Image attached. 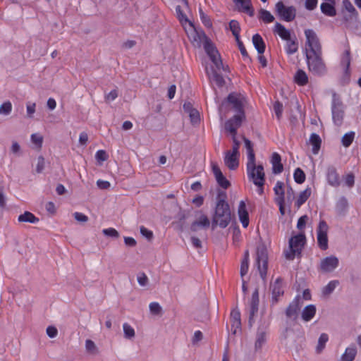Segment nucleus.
<instances>
[{
  "label": "nucleus",
  "mask_w": 361,
  "mask_h": 361,
  "mask_svg": "<svg viewBox=\"0 0 361 361\" xmlns=\"http://www.w3.org/2000/svg\"><path fill=\"white\" fill-rule=\"evenodd\" d=\"M243 141L247 155V161L246 164L247 176L249 179L258 187V193L262 195L264 192L263 187L265 183L264 167L261 164L256 166L255 154L251 141L245 137H243Z\"/></svg>",
  "instance_id": "f257e3e1"
},
{
  "label": "nucleus",
  "mask_w": 361,
  "mask_h": 361,
  "mask_svg": "<svg viewBox=\"0 0 361 361\" xmlns=\"http://www.w3.org/2000/svg\"><path fill=\"white\" fill-rule=\"evenodd\" d=\"M334 4L331 3V2L330 3H328V2L322 3L320 6L322 12L327 16H330V17L335 16L336 14V8H335Z\"/></svg>",
  "instance_id": "f704fd0d"
},
{
  "label": "nucleus",
  "mask_w": 361,
  "mask_h": 361,
  "mask_svg": "<svg viewBox=\"0 0 361 361\" xmlns=\"http://www.w3.org/2000/svg\"><path fill=\"white\" fill-rule=\"evenodd\" d=\"M86 350L91 354L96 355L98 353V348L94 341L90 339H87L85 341Z\"/></svg>",
  "instance_id": "49530a36"
},
{
  "label": "nucleus",
  "mask_w": 361,
  "mask_h": 361,
  "mask_svg": "<svg viewBox=\"0 0 361 361\" xmlns=\"http://www.w3.org/2000/svg\"><path fill=\"white\" fill-rule=\"evenodd\" d=\"M274 11L278 17L286 22H291L296 17V8L294 6H286L282 1L276 2Z\"/></svg>",
  "instance_id": "0eeeda50"
},
{
  "label": "nucleus",
  "mask_w": 361,
  "mask_h": 361,
  "mask_svg": "<svg viewBox=\"0 0 361 361\" xmlns=\"http://www.w3.org/2000/svg\"><path fill=\"white\" fill-rule=\"evenodd\" d=\"M338 282L337 281H330L323 289V293L325 295H329L334 291L338 285Z\"/></svg>",
  "instance_id": "603ef678"
},
{
  "label": "nucleus",
  "mask_w": 361,
  "mask_h": 361,
  "mask_svg": "<svg viewBox=\"0 0 361 361\" xmlns=\"http://www.w3.org/2000/svg\"><path fill=\"white\" fill-rule=\"evenodd\" d=\"M95 158L98 161H104L108 159V154L104 150H98L96 152Z\"/></svg>",
  "instance_id": "052dcab7"
},
{
  "label": "nucleus",
  "mask_w": 361,
  "mask_h": 361,
  "mask_svg": "<svg viewBox=\"0 0 361 361\" xmlns=\"http://www.w3.org/2000/svg\"><path fill=\"white\" fill-rule=\"evenodd\" d=\"M102 233L106 236L114 238H118L120 236L119 233L114 228L103 229Z\"/></svg>",
  "instance_id": "864d4df0"
},
{
  "label": "nucleus",
  "mask_w": 361,
  "mask_h": 361,
  "mask_svg": "<svg viewBox=\"0 0 361 361\" xmlns=\"http://www.w3.org/2000/svg\"><path fill=\"white\" fill-rule=\"evenodd\" d=\"M329 226L324 220H321L317 229V239L319 248L326 250L328 248Z\"/></svg>",
  "instance_id": "9b49d317"
},
{
  "label": "nucleus",
  "mask_w": 361,
  "mask_h": 361,
  "mask_svg": "<svg viewBox=\"0 0 361 361\" xmlns=\"http://www.w3.org/2000/svg\"><path fill=\"white\" fill-rule=\"evenodd\" d=\"M31 140L32 142L35 144L37 146H38L39 147H42V142H43V138L42 136L40 135H38L37 134H32L31 135Z\"/></svg>",
  "instance_id": "69168bd1"
},
{
  "label": "nucleus",
  "mask_w": 361,
  "mask_h": 361,
  "mask_svg": "<svg viewBox=\"0 0 361 361\" xmlns=\"http://www.w3.org/2000/svg\"><path fill=\"white\" fill-rule=\"evenodd\" d=\"M271 164L272 165V171L275 174L281 173L283 170L281 164V155L277 152H274L271 155Z\"/></svg>",
  "instance_id": "5701e85b"
},
{
  "label": "nucleus",
  "mask_w": 361,
  "mask_h": 361,
  "mask_svg": "<svg viewBox=\"0 0 361 361\" xmlns=\"http://www.w3.org/2000/svg\"><path fill=\"white\" fill-rule=\"evenodd\" d=\"M350 51L349 49H346L342 54L341 59V66L343 69L344 73L346 75L350 74Z\"/></svg>",
  "instance_id": "bb28decb"
},
{
  "label": "nucleus",
  "mask_w": 361,
  "mask_h": 361,
  "mask_svg": "<svg viewBox=\"0 0 361 361\" xmlns=\"http://www.w3.org/2000/svg\"><path fill=\"white\" fill-rule=\"evenodd\" d=\"M245 115L242 114H235L225 123V129L231 135H236L238 128L241 126Z\"/></svg>",
  "instance_id": "ddd939ff"
},
{
  "label": "nucleus",
  "mask_w": 361,
  "mask_h": 361,
  "mask_svg": "<svg viewBox=\"0 0 361 361\" xmlns=\"http://www.w3.org/2000/svg\"><path fill=\"white\" fill-rule=\"evenodd\" d=\"M137 282L141 286H145L148 283V278L145 273H141L137 276Z\"/></svg>",
  "instance_id": "774afa93"
},
{
  "label": "nucleus",
  "mask_w": 361,
  "mask_h": 361,
  "mask_svg": "<svg viewBox=\"0 0 361 361\" xmlns=\"http://www.w3.org/2000/svg\"><path fill=\"white\" fill-rule=\"evenodd\" d=\"M357 354L355 347H348L341 356V361H353Z\"/></svg>",
  "instance_id": "e433bc0d"
},
{
  "label": "nucleus",
  "mask_w": 361,
  "mask_h": 361,
  "mask_svg": "<svg viewBox=\"0 0 361 361\" xmlns=\"http://www.w3.org/2000/svg\"><path fill=\"white\" fill-rule=\"evenodd\" d=\"M149 310L152 314L159 315L162 312V308L158 302H153L149 304Z\"/></svg>",
  "instance_id": "3c124183"
},
{
  "label": "nucleus",
  "mask_w": 361,
  "mask_h": 361,
  "mask_svg": "<svg viewBox=\"0 0 361 361\" xmlns=\"http://www.w3.org/2000/svg\"><path fill=\"white\" fill-rule=\"evenodd\" d=\"M140 233L149 240L153 238L152 231L148 230L144 226L140 227Z\"/></svg>",
  "instance_id": "338daca9"
},
{
  "label": "nucleus",
  "mask_w": 361,
  "mask_h": 361,
  "mask_svg": "<svg viewBox=\"0 0 361 361\" xmlns=\"http://www.w3.org/2000/svg\"><path fill=\"white\" fill-rule=\"evenodd\" d=\"M212 172L216 178L218 184L224 189H227L231 183L222 173L217 164H212Z\"/></svg>",
  "instance_id": "a211bd4d"
},
{
  "label": "nucleus",
  "mask_w": 361,
  "mask_h": 361,
  "mask_svg": "<svg viewBox=\"0 0 361 361\" xmlns=\"http://www.w3.org/2000/svg\"><path fill=\"white\" fill-rule=\"evenodd\" d=\"M266 341V333L264 331H258L255 341V348L259 349Z\"/></svg>",
  "instance_id": "a18cd8bd"
},
{
  "label": "nucleus",
  "mask_w": 361,
  "mask_h": 361,
  "mask_svg": "<svg viewBox=\"0 0 361 361\" xmlns=\"http://www.w3.org/2000/svg\"><path fill=\"white\" fill-rule=\"evenodd\" d=\"M240 152L228 150L225 152L224 163L230 170H235L239 166Z\"/></svg>",
  "instance_id": "2eb2a0df"
},
{
  "label": "nucleus",
  "mask_w": 361,
  "mask_h": 361,
  "mask_svg": "<svg viewBox=\"0 0 361 361\" xmlns=\"http://www.w3.org/2000/svg\"><path fill=\"white\" fill-rule=\"evenodd\" d=\"M347 206H348V201L343 197L340 198L336 204V208L340 212L344 211L347 208Z\"/></svg>",
  "instance_id": "4d7b16f0"
},
{
  "label": "nucleus",
  "mask_w": 361,
  "mask_h": 361,
  "mask_svg": "<svg viewBox=\"0 0 361 361\" xmlns=\"http://www.w3.org/2000/svg\"><path fill=\"white\" fill-rule=\"evenodd\" d=\"M273 107H274V113L277 117V119L280 120L282 116L283 110L282 103L280 102L279 101H276L274 102Z\"/></svg>",
  "instance_id": "09e8293b"
},
{
  "label": "nucleus",
  "mask_w": 361,
  "mask_h": 361,
  "mask_svg": "<svg viewBox=\"0 0 361 361\" xmlns=\"http://www.w3.org/2000/svg\"><path fill=\"white\" fill-rule=\"evenodd\" d=\"M331 114L334 123L341 126L345 116L344 106L338 99L334 98L331 104Z\"/></svg>",
  "instance_id": "9d476101"
},
{
  "label": "nucleus",
  "mask_w": 361,
  "mask_h": 361,
  "mask_svg": "<svg viewBox=\"0 0 361 361\" xmlns=\"http://www.w3.org/2000/svg\"><path fill=\"white\" fill-rule=\"evenodd\" d=\"M18 220L20 222H28L31 224H35L39 221V219L37 217H36L32 213L27 211L19 215Z\"/></svg>",
  "instance_id": "c9c22d12"
},
{
  "label": "nucleus",
  "mask_w": 361,
  "mask_h": 361,
  "mask_svg": "<svg viewBox=\"0 0 361 361\" xmlns=\"http://www.w3.org/2000/svg\"><path fill=\"white\" fill-rule=\"evenodd\" d=\"M238 215L243 226L247 228L250 223L249 214L247 210L245 202L243 200L239 202Z\"/></svg>",
  "instance_id": "6ab92c4d"
},
{
  "label": "nucleus",
  "mask_w": 361,
  "mask_h": 361,
  "mask_svg": "<svg viewBox=\"0 0 361 361\" xmlns=\"http://www.w3.org/2000/svg\"><path fill=\"white\" fill-rule=\"evenodd\" d=\"M212 80L219 87L223 86L225 82L223 76L217 73L213 74Z\"/></svg>",
  "instance_id": "bf43d9fd"
},
{
  "label": "nucleus",
  "mask_w": 361,
  "mask_h": 361,
  "mask_svg": "<svg viewBox=\"0 0 361 361\" xmlns=\"http://www.w3.org/2000/svg\"><path fill=\"white\" fill-rule=\"evenodd\" d=\"M343 4L346 11L352 14H357L356 9L349 0H343Z\"/></svg>",
  "instance_id": "13d9d810"
},
{
  "label": "nucleus",
  "mask_w": 361,
  "mask_h": 361,
  "mask_svg": "<svg viewBox=\"0 0 361 361\" xmlns=\"http://www.w3.org/2000/svg\"><path fill=\"white\" fill-rule=\"evenodd\" d=\"M249 268V257L248 252H245V255L244 259L241 262L240 264V275L241 276H244L248 271Z\"/></svg>",
  "instance_id": "37998d69"
},
{
  "label": "nucleus",
  "mask_w": 361,
  "mask_h": 361,
  "mask_svg": "<svg viewBox=\"0 0 361 361\" xmlns=\"http://www.w3.org/2000/svg\"><path fill=\"white\" fill-rule=\"evenodd\" d=\"M252 43L259 54L264 53L266 45L260 35L255 34L252 36Z\"/></svg>",
  "instance_id": "c85d7f7f"
},
{
  "label": "nucleus",
  "mask_w": 361,
  "mask_h": 361,
  "mask_svg": "<svg viewBox=\"0 0 361 361\" xmlns=\"http://www.w3.org/2000/svg\"><path fill=\"white\" fill-rule=\"evenodd\" d=\"M326 180L328 183L333 187H338L340 185V178L336 169L329 166L326 169Z\"/></svg>",
  "instance_id": "412c9836"
},
{
  "label": "nucleus",
  "mask_w": 361,
  "mask_h": 361,
  "mask_svg": "<svg viewBox=\"0 0 361 361\" xmlns=\"http://www.w3.org/2000/svg\"><path fill=\"white\" fill-rule=\"evenodd\" d=\"M12 110V104L10 102H6L0 106V114L8 115Z\"/></svg>",
  "instance_id": "8fccbe9b"
},
{
  "label": "nucleus",
  "mask_w": 361,
  "mask_h": 361,
  "mask_svg": "<svg viewBox=\"0 0 361 361\" xmlns=\"http://www.w3.org/2000/svg\"><path fill=\"white\" fill-rule=\"evenodd\" d=\"M228 106H231V109L236 112V114H242L245 115L243 102L239 94L235 92L230 93L227 98L221 102L219 110L223 111Z\"/></svg>",
  "instance_id": "423d86ee"
},
{
  "label": "nucleus",
  "mask_w": 361,
  "mask_h": 361,
  "mask_svg": "<svg viewBox=\"0 0 361 361\" xmlns=\"http://www.w3.org/2000/svg\"><path fill=\"white\" fill-rule=\"evenodd\" d=\"M203 45L205 52L209 56L212 63L218 69H220V67L222 66V61L220 59V55L216 48L209 39H207L203 43Z\"/></svg>",
  "instance_id": "f8f14e48"
},
{
  "label": "nucleus",
  "mask_w": 361,
  "mask_h": 361,
  "mask_svg": "<svg viewBox=\"0 0 361 361\" xmlns=\"http://www.w3.org/2000/svg\"><path fill=\"white\" fill-rule=\"evenodd\" d=\"M311 195V189L306 188L303 191L300 192L295 202V206L299 209L310 197Z\"/></svg>",
  "instance_id": "473e14b6"
},
{
  "label": "nucleus",
  "mask_w": 361,
  "mask_h": 361,
  "mask_svg": "<svg viewBox=\"0 0 361 361\" xmlns=\"http://www.w3.org/2000/svg\"><path fill=\"white\" fill-rule=\"evenodd\" d=\"M293 178L297 183L302 184L305 180V174L300 168H297L293 173Z\"/></svg>",
  "instance_id": "79ce46f5"
},
{
  "label": "nucleus",
  "mask_w": 361,
  "mask_h": 361,
  "mask_svg": "<svg viewBox=\"0 0 361 361\" xmlns=\"http://www.w3.org/2000/svg\"><path fill=\"white\" fill-rule=\"evenodd\" d=\"M302 305V300L300 296H296L289 304L286 310V315L290 319H296L298 312Z\"/></svg>",
  "instance_id": "4468645a"
},
{
  "label": "nucleus",
  "mask_w": 361,
  "mask_h": 361,
  "mask_svg": "<svg viewBox=\"0 0 361 361\" xmlns=\"http://www.w3.org/2000/svg\"><path fill=\"white\" fill-rule=\"evenodd\" d=\"M274 191L276 195L275 201L285 200V189L283 182L277 181L274 187Z\"/></svg>",
  "instance_id": "2f4dec72"
},
{
  "label": "nucleus",
  "mask_w": 361,
  "mask_h": 361,
  "mask_svg": "<svg viewBox=\"0 0 361 361\" xmlns=\"http://www.w3.org/2000/svg\"><path fill=\"white\" fill-rule=\"evenodd\" d=\"M226 198L227 195L225 192H219L218 193L215 211L212 218L213 228L217 225L224 228L231 221V212L230 206L226 202Z\"/></svg>",
  "instance_id": "f03ea898"
},
{
  "label": "nucleus",
  "mask_w": 361,
  "mask_h": 361,
  "mask_svg": "<svg viewBox=\"0 0 361 361\" xmlns=\"http://www.w3.org/2000/svg\"><path fill=\"white\" fill-rule=\"evenodd\" d=\"M203 338V334L201 331L197 330L195 331L194 335L191 339L192 344H197L199 341H202Z\"/></svg>",
  "instance_id": "0e129e2a"
},
{
  "label": "nucleus",
  "mask_w": 361,
  "mask_h": 361,
  "mask_svg": "<svg viewBox=\"0 0 361 361\" xmlns=\"http://www.w3.org/2000/svg\"><path fill=\"white\" fill-rule=\"evenodd\" d=\"M338 265V259L334 256H330L322 260L320 264L321 269L324 272H330L335 269Z\"/></svg>",
  "instance_id": "f3484780"
},
{
  "label": "nucleus",
  "mask_w": 361,
  "mask_h": 361,
  "mask_svg": "<svg viewBox=\"0 0 361 361\" xmlns=\"http://www.w3.org/2000/svg\"><path fill=\"white\" fill-rule=\"evenodd\" d=\"M259 19L264 23H271L274 20V17L269 11L261 8L259 11Z\"/></svg>",
  "instance_id": "4c0bfd02"
},
{
  "label": "nucleus",
  "mask_w": 361,
  "mask_h": 361,
  "mask_svg": "<svg viewBox=\"0 0 361 361\" xmlns=\"http://www.w3.org/2000/svg\"><path fill=\"white\" fill-rule=\"evenodd\" d=\"M274 32L277 34L283 40H288L291 37L290 30L279 23L275 24Z\"/></svg>",
  "instance_id": "a878e982"
},
{
  "label": "nucleus",
  "mask_w": 361,
  "mask_h": 361,
  "mask_svg": "<svg viewBox=\"0 0 361 361\" xmlns=\"http://www.w3.org/2000/svg\"><path fill=\"white\" fill-rule=\"evenodd\" d=\"M255 261L261 277L264 279L267 272L268 254L267 248L264 245L257 247Z\"/></svg>",
  "instance_id": "1a4fd4ad"
},
{
  "label": "nucleus",
  "mask_w": 361,
  "mask_h": 361,
  "mask_svg": "<svg viewBox=\"0 0 361 361\" xmlns=\"http://www.w3.org/2000/svg\"><path fill=\"white\" fill-rule=\"evenodd\" d=\"M310 144L312 145V153L314 154H318L322 145V140L319 135L316 133L311 134L310 137Z\"/></svg>",
  "instance_id": "72a5a7b5"
},
{
  "label": "nucleus",
  "mask_w": 361,
  "mask_h": 361,
  "mask_svg": "<svg viewBox=\"0 0 361 361\" xmlns=\"http://www.w3.org/2000/svg\"><path fill=\"white\" fill-rule=\"evenodd\" d=\"M307 221V216L304 215V216H300L298 220L297 228L300 231L303 230L306 226Z\"/></svg>",
  "instance_id": "680f3d73"
},
{
  "label": "nucleus",
  "mask_w": 361,
  "mask_h": 361,
  "mask_svg": "<svg viewBox=\"0 0 361 361\" xmlns=\"http://www.w3.org/2000/svg\"><path fill=\"white\" fill-rule=\"evenodd\" d=\"M305 243L306 237L304 233L292 236L289 240L290 250L285 253L286 258L293 260L295 256L300 255Z\"/></svg>",
  "instance_id": "20e7f679"
},
{
  "label": "nucleus",
  "mask_w": 361,
  "mask_h": 361,
  "mask_svg": "<svg viewBox=\"0 0 361 361\" xmlns=\"http://www.w3.org/2000/svg\"><path fill=\"white\" fill-rule=\"evenodd\" d=\"M259 302V293L257 290H255L252 294L250 303L249 322L250 324L253 322L255 314L258 312Z\"/></svg>",
  "instance_id": "aec40b11"
},
{
  "label": "nucleus",
  "mask_w": 361,
  "mask_h": 361,
  "mask_svg": "<svg viewBox=\"0 0 361 361\" xmlns=\"http://www.w3.org/2000/svg\"><path fill=\"white\" fill-rule=\"evenodd\" d=\"M183 109L185 113L190 118V121L192 125H195L200 121V115L197 109L193 108L192 104L190 102H185L183 104Z\"/></svg>",
  "instance_id": "dca6fc26"
},
{
  "label": "nucleus",
  "mask_w": 361,
  "mask_h": 361,
  "mask_svg": "<svg viewBox=\"0 0 361 361\" xmlns=\"http://www.w3.org/2000/svg\"><path fill=\"white\" fill-rule=\"evenodd\" d=\"M329 340V336L326 334H322L318 340V345L317 346V352L321 353L324 348L326 343Z\"/></svg>",
  "instance_id": "c03bdc74"
},
{
  "label": "nucleus",
  "mask_w": 361,
  "mask_h": 361,
  "mask_svg": "<svg viewBox=\"0 0 361 361\" xmlns=\"http://www.w3.org/2000/svg\"><path fill=\"white\" fill-rule=\"evenodd\" d=\"M305 35L306 37V48L305 54L310 53H321L322 46L316 32L312 29H307L305 30Z\"/></svg>",
  "instance_id": "6e6552de"
},
{
  "label": "nucleus",
  "mask_w": 361,
  "mask_h": 361,
  "mask_svg": "<svg viewBox=\"0 0 361 361\" xmlns=\"http://www.w3.org/2000/svg\"><path fill=\"white\" fill-rule=\"evenodd\" d=\"M316 307L314 305H307L302 310L301 317L303 321L309 322L313 319L316 314Z\"/></svg>",
  "instance_id": "cd10ccee"
},
{
  "label": "nucleus",
  "mask_w": 361,
  "mask_h": 361,
  "mask_svg": "<svg viewBox=\"0 0 361 361\" xmlns=\"http://www.w3.org/2000/svg\"><path fill=\"white\" fill-rule=\"evenodd\" d=\"M231 326L239 328L240 326V313L238 310H233L231 312Z\"/></svg>",
  "instance_id": "ea45409f"
},
{
  "label": "nucleus",
  "mask_w": 361,
  "mask_h": 361,
  "mask_svg": "<svg viewBox=\"0 0 361 361\" xmlns=\"http://www.w3.org/2000/svg\"><path fill=\"white\" fill-rule=\"evenodd\" d=\"M355 133L353 131L345 133L341 139L343 146L348 147L353 142L355 139Z\"/></svg>",
  "instance_id": "a19ab883"
},
{
  "label": "nucleus",
  "mask_w": 361,
  "mask_h": 361,
  "mask_svg": "<svg viewBox=\"0 0 361 361\" xmlns=\"http://www.w3.org/2000/svg\"><path fill=\"white\" fill-rule=\"evenodd\" d=\"M286 41L285 51L287 54L292 55L298 51V43L295 37L294 38L290 37V39Z\"/></svg>",
  "instance_id": "7c9ffc66"
},
{
  "label": "nucleus",
  "mask_w": 361,
  "mask_h": 361,
  "mask_svg": "<svg viewBox=\"0 0 361 361\" xmlns=\"http://www.w3.org/2000/svg\"><path fill=\"white\" fill-rule=\"evenodd\" d=\"M209 224L210 221L209 218L205 214H201L195 221L192 223L190 228L192 231H197L200 228H208Z\"/></svg>",
  "instance_id": "4be33fe9"
},
{
  "label": "nucleus",
  "mask_w": 361,
  "mask_h": 361,
  "mask_svg": "<svg viewBox=\"0 0 361 361\" xmlns=\"http://www.w3.org/2000/svg\"><path fill=\"white\" fill-rule=\"evenodd\" d=\"M123 329L125 338L130 339L135 337V330L128 323L123 324Z\"/></svg>",
  "instance_id": "de8ad7c7"
},
{
  "label": "nucleus",
  "mask_w": 361,
  "mask_h": 361,
  "mask_svg": "<svg viewBox=\"0 0 361 361\" xmlns=\"http://www.w3.org/2000/svg\"><path fill=\"white\" fill-rule=\"evenodd\" d=\"M235 41L237 42L239 50H240L243 57L244 58V60L250 59L248 53L246 51V49H245L243 42L240 40V39H239L238 40H235Z\"/></svg>",
  "instance_id": "6e6d98bb"
},
{
  "label": "nucleus",
  "mask_w": 361,
  "mask_h": 361,
  "mask_svg": "<svg viewBox=\"0 0 361 361\" xmlns=\"http://www.w3.org/2000/svg\"><path fill=\"white\" fill-rule=\"evenodd\" d=\"M345 184L349 187L352 188L355 183V176L353 173H348L345 177Z\"/></svg>",
  "instance_id": "e2e57ef3"
},
{
  "label": "nucleus",
  "mask_w": 361,
  "mask_h": 361,
  "mask_svg": "<svg viewBox=\"0 0 361 361\" xmlns=\"http://www.w3.org/2000/svg\"><path fill=\"white\" fill-rule=\"evenodd\" d=\"M283 280L278 278L272 285V299L277 302L280 296L283 295Z\"/></svg>",
  "instance_id": "b1692460"
},
{
  "label": "nucleus",
  "mask_w": 361,
  "mask_h": 361,
  "mask_svg": "<svg viewBox=\"0 0 361 361\" xmlns=\"http://www.w3.org/2000/svg\"><path fill=\"white\" fill-rule=\"evenodd\" d=\"M185 20V23L188 24V27H185V31L186 35L195 47H200L208 38L202 31H198L191 22H189L186 18L182 13V22Z\"/></svg>",
  "instance_id": "39448f33"
},
{
  "label": "nucleus",
  "mask_w": 361,
  "mask_h": 361,
  "mask_svg": "<svg viewBox=\"0 0 361 361\" xmlns=\"http://www.w3.org/2000/svg\"><path fill=\"white\" fill-rule=\"evenodd\" d=\"M45 168V159L42 156H39L37 158V163L36 166V172L41 173Z\"/></svg>",
  "instance_id": "5fc2aeb1"
},
{
  "label": "nucleus",
  "mask_w": 361,
  "mask_h": 361,
  "mask_svg": "<svg viewBox=\"0 0 361 361\" xmlns=\"http://www.w3.org/2000/svg\"><path fill=\"white\" fill-rule=\"evenodd\" d=\"M322 56V52L306 54L308 69L314 75H324L327 71Z\"/></svg>",
  "instance_id": "7ed1b4c3"
},
{
  "label": "nucleus",
  "mask_w": 361,
  "mask_h": 361,
  "mask_svg": "<svg viewBox=\"0 0 361 361\" xmlns=\"http://www.w3.org/2000/svg\"><path fill=\"white\" fill-rule=\"evenodd\" d=\"M294 82L299 86H305L308 83V76L305 71L298 69L294 75Z\"/></svg>",
  "instance_id": "c756f323"
},
{
  "label": "nucleus",
  "mask_w": 361,
  "mask_h": 361,
  "mask_svg": "<svg viewBox=\"0 0 361 361\" xmlns=\"http://www.w3.org/2000/svg\"><path fill=\"white\" fill-rule=\"evenodd\" d=\"M229 29L234 36L235 40H238L240 39V33L241 30L238 21L235 20H231L229 22Z\"/></svg>",
  "instance_id": "58836bf2"
},
{
  "label": "nucleus",
  "mask_w": 361,
  "mask_h": 361,
  "mask_svg": "<svg viewBox=\"0 0 361 361\" xmlns=\"http://www.w3.org/2000/svg\"><path fill=\"white\" fill-rule=\"evenodd\" d=\"M233 2L237 6H240L239 8L240 11L246 13L250 16H254V9L250 0H233Z\"/></svg>",
  "instance_id": "393cba45"
}]
</instances>
